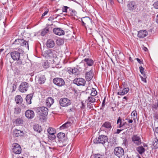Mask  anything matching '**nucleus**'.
I'll return each instance as SVG.
<instances>
[{"label": "nucleus", "instance_id": "nucleus-1", "mask_svg": "<svg viewBox=\"0 0 158 158\" xmlns=\"http://www.w3.org/2000/svg\"><path fill=\"white\" fill-rule=\"evenodd\" d=\"M43 56L45 57L49 60H51L54 62H56L57 58L55 52L49 49L45 51L43 53Z\"/></svg>", "mask_w": 158, "mask_h": 158}, {"label": "nucleus", "instance_id": "nucleus-2", "mask_svg": "<svg viewBox=\"0 0 158 158\" xmlns=\"http://www.w3.org/2000/svg\"><path fill=\"white\" fill-rule=\"evenodd\" d=\"M13 45L15 48H18L21 46L26 49H28L29 46L27 41L23 39H17L15 40L13 44Z\"/></svg>", "mask_w": 158, "mask_h": 158}, {"label": "nucleus", "instance_id": "nucleus-3", "mask_svg": "<svg viewBox=\"0 0 158 158\" xmlns=\"http://www.w3.org/2000/svg\"><path fill=\"white\" fill-rule=\"evenodd\" d=\"M57 137L59 139L60 146L63 147L65 146L67 144V139L65 136V134L63 133L60 132L57 135Z\"/></svg>", "mask_w": 158, "mask_h": 158}, {"label": "nucleus", "instance_id": "nucleus-4", "mask_svg": "<svg viewBox=\"0 0 158 158\" xmlns=\"http://www.w3.org/2000/svg\"><path fill=\"white\" fill-rule=\"evenodd\" d=\"M108 138L105 135H99L97 138L94 139V143L95 144H102L104 145V144L108 142Z\"/></svg>", "mask_w": 158, "mask_h": 158}, {"label": "nucleus", "instance_id": "nucleus-5", "mask_svg": "<svg viewBox=\"0 0 158 158\" xmlns=\"http://www.w3.org/2000/svg\"><path fill=\"white\" fill-rule=\"evenodd\" d=\"M82 25L86 27V25L89 27H91L94 22L88 17H83L81 19Z\"/></svg>", "mask_w": 158, "mask_h": 158}, {"label": "nucleus", "instance_id": "nucleus-6", "mask_svg": "<svg viewBox=\"0 0 158 158\" xmlns=\"http://www.w3.org/2000/svg\"><path fill=\"white\" fill-rule=\"evenodd\" d=\"M18 51H14L10 53V55L12 59L14 60H19L20 57V54L23 51L20 48L18 49Z\"/></svg>", "mask_w": 158, "mask_h": 158}, {"label": "nucleus", "instance_id": "nucleus-7", "mask_svg": "<svg viewBox=\"0 0 158 158\" xmlns=\"http://www.w3.org/2000/svg\"><path fill=\"white\" fill-rule=\"evenodd\" d=\"M114 154L119 158H121L124 155V149L121 147H116L114 149Z\"/></svg>", "mask_w": 158, "mask_h": 158}, {"label": "nucleus", "instance_id": "nucleus-8", "mask_svg": "<svg viewBox=\"0 0 158 158\" xmlns=\"http://www.w3.org/2000/svg\"><path fill=\"white\" fill-rule=\"evenodd\" d=\"M37 111L39 114L44 117L47 115L48 110L46 107L43 106L38 108Z\"/></svg>", "mask_w": 158, "mask_h": 158}, {"label": "nucleus", "instance_id": "nucleus-9", "mask_svg": "<svg viewBox=\"0 0 158 158\" xmlns=\"http://www.w3.org/2000/svg\"><path fill=\"white\" fill-rule=\"evenodd\" d=\"M132 141L136 146H139L142 143L141 137L137 135H134L131 137Z\"/></svg>", "mask_w": 158, "mask_h": 158}, {"label": "nucleus", "instance_id": "nucleus-10", "mask_svg": "<svg viewBox=\"0 0 158 158\" xmlns=\"http://www.w3.org/2000/svg\"><path fill=\"white\" fill-rule=\"evenodd\" d=\"M53 81L55 84L59 87L63 86L65 85L64 80L61 78H55L53 79Z\"/></svg>", "mask_w": 158, "mask_h": 158}, {"label": "nucleus", "instance_id": "nucleus-11", "mask_svg": "<svg viewBox=\"0 0 158 158\" xmlns=\"http://www.w3.org/2000/svg\"><path fill=\"white\" fill-rule=\"evenodd\" d=\"M59 103L63 107H66L71 104V101L67 98H61L59 100Z\"/></svg>", "mask_w": 158, "mask_h": 158}, {"label": "nucleus", "instance_id": "nucleus-12", "mask_svg": "<svg viewBox=\"0 0 158 158\" xmlns=\"http://www.w3.org/2000/svg\"><path fill=\"white\" fill-rule=\"evenodd\" d=\"M12 150L13 152L16 154H20L21 152L22 149L18 143H14L13 144Z\"/></svg>", "mask_w": 158, "mask_h": 158}, {"label": "nucleus", "instance_id": "nucleus-13", "mask_svg": "<svg viewBox=\"0 0 158 158\" xmlns=\"http://www.w3.org/2000/svg\"><path fill=\"white\" fill-rule=\"evenodd\" d=\"M73 82L78 86H84L85 84L86 81L85 80L82 78H77L73 80Z\"/></svg>", "mask_w": 158, "mask_h": 158}, {"label": "nucleus", "instance_id": "nucleus-14", "mask_svg": "<svg viewBox=\"0 0 158 158\" xmlns=\"http://www.w3.org/2000/svg\"><path fill=\"white\" fill-rule=\"evenodd\" d=\"M94 74L93 73L92 69H91L89 72H86L85 74V78L87 81H89L93 78Z\"/></svg>", "mask_w": 158, "mask_h": 158}, {"label": "nucleus", "instance_id": "nucleus-15", "mask_svg": "<svg viewBox=\"0 0 158 158\" xmlns=\"http://www.w3.org/2000/svg\"><path fill=\"white\" fill-rule=\"evenodd\" d=\"M25 114L27 118L30 119L33 118L35 115L34 111L30 110H26L25 112Z\"/></svg>", "mask_w": 158, "mask_h": 158}, {"label": "nucleus", "instance_id": "nucleus-16", "mask_svg": "<svg viewBox=\"0 0 158 158\" xmlns=\"http://www.w3.org/2000/svg\"><path fill=\"white\" fill-rule=\"evenodd\" d=\"M127 6L129 10H135L137 7L136 3L135 1L129 2L127 4Z\"/></svg>", "mask_w": 158, "mask_h": 158}, {"label": "nucleus", "instance_id": "nucleus-17", "mask_svg": "<svg viewBox=\"0 0 158 158\" xmlns=\"http://www.w3.org/2000/svg\"><path fill=\"white\" fill-rule=\"evenodd\" d=\"M54 33L59 35H64V31L60 28H55L53 29Z\"/></svg>", "mask_w": 158, "mask_h": 158}, {"label": "nucleus", "instance_id": "nucleus-18", "mask_svg": "<svg viewBox=\"0 0 158 158\" xmlns=\"http://www.w3.org/2000/svg\"><path fill=\"white\" fill-rule=\"evenodd\" d=\"M148 35L147 31L145 30H141L138 32V36L140 38H143Z\"/></svg>", "mask_w": 158, "mask_h": 158}, {"label": "nucleus", "instance_id": "nucleus-19", "mask_svg": "<svg viewBox=\"0 0 158 158\" xmlns=\"http://www.w3.org/2000/svg\"><path fill=\"white\" fill-rule=\"evenodd\" d=\"M82 61L85 63L88 66H92L94 62L93 60L89 58H85Z\"/></svg>", "mask_w": 158, "mask_h": 158}, {"label": "nucleus", "instance_id": "nucleus-20", "mask_svg": "<svg viewBox=\"0 0 158 158\" xmlns=\"http://www.w3.org/2000/svg\"><path fill=\"white\" fill-rule=\"evenodd\" d=\"M46 105L50 107L54 102V99L50 97H48L46 100Z\"/></svg>", "mask_w": 158, "mask_h": 158}, {"label": "nucleus", "instance_id": "nucleus-21", "mask_svg": "<svg viewBox=\"0 0 158 158\" xmlns=\"http://www.w3.org/2000/svg\"><path fill=\"white\" fill-rule=\"evenodd\" d=\"M29 87V84L27 82H22L19 86V89H27Z\"/></svg>", "mask_w": 158, "mask_h": 158}, {"label": "nucleus", "instance_id": "nucleus-22", "mask_svg": "<svg viewBox=\"0 0 158 158\" xmlns=\"http://www.w3.org/2000/svg\"><path fill=\"white\" fill-rule=\"evenodd\" d=\"M55 45V42L52 40L51 39L48 40L46 44V45L47 47L50 48H53Z\"/></svg>", "mask_w": 158, "mask_h": 158}, {"label": "nucleus", "instance_id": "nucleus-23", "mask_svg": "<svg viewBox=\"0 0 158 158\" xmlns=\"http://www.w3.org/2000/svg\"><path fill=\"white\" fill-rule=\"evenodd\" d=\"M152 148L154 149H156L158 148V139L155 138L154 139L152 144Z\"/></svg>", "mask_w": 158, "mask_h": 158}, {"label": "nucleus", "instance_id": "nucleus-24", "mask_svg": "<svg viewBox=\"0 0 158 158\" xmlns=\"http://www.w3.org/2000/svg\"><path fill=\"white\" fill-rule=\"evenodd\" d=\"M136 150L139 153L140 155H142L143 154L145 151L144 148L142 146L137 147L136 148Z\"/></svg>", "mask_w": 158, "mask_h": 158}, {"label": "nucleus", "instance_id": "nucleus-25", "mask_svg": "<svg viewBox=\"0 0 158 158\" xmlns=\"http://www.w3.org/2000/svg\"><path fill=\"white\" fill-rule=\"evenodd\" d=\"M102 127L106 128L109 130L112 128L111 123L109 122H105L102 125Z\"/></svg>", "mask_w": 158, "mask_h": 158}, {"label": "nucleus", "instance_id": "nucleus-26", "mask_svg": "<svg viewBox=\"0 0 158 158\" xmlns=\"http://www.w3.org/2000/svg\"><path fill=\"white\" fill-rule=\"evenodd\" d=\"M14 134L16 137L22 136L23 135V132L22 131L16 129L14 131Z\"/></svg>", "mask_w": 158, "mask_h": 158}, {"label": "nucleus", "instance_id": "nucleus-27", "mask_svg": "<svg viewBox=\"0 0 158 158\" xmlns=\"http://www.w3.org/2000/svg\"><path fill=\"white\" fill-rule=\"evenodd\" d=\"M32 95L31 94H29L27 95L26 98V102L28 104H31V100L32 98Z\"/></svg>", "mask_w": 158, "mask_h": 158}, {"label": "nucleus", "instance_id": "nucleus-28", "mask_svg": "<svg viewBox=\"0 0 158 158\" xmlns=\"http://www.w3.org/2000/svg\"><path fill=\"white\" fill-rule=\"evenodd\" d=\"M104 155L103 154L98 153L93 154L91 158H104Z\"/></svg>", "mask_w": 158, "mask_h": 158}, {"label": "nucleus", "instance_id": "nucleus-29", "mask_svg": "<svg viewBox=\"0 0 158 158\" xmlns=\"http://www.w3.org/2000/svg\"><path fill=\"white\" fill-rule=\"evenodd\" d=\"M70 122H67L60 127V129L61 130L65 129L71 126Z\"/></svg>", "mask_w": 158, "mask_h": 158}, {"label": "nucleus", "instance_id": "nucleus-30", "mask_svg": "<svg viewBox=\"0 0 158 158\" xmlns=\"http://www.w3.org/2000/svg\"><path fill=\"white\" fill-rule=\"evenodd\" d=\"M96 99L92 96L89 97L86 100L85 102H87V103L89 104H91L92 103L94 102H95Z\"/></svg>", "mask_w": 158, "mask_h": 158}, {"label": "nucleus", "instance_id": "nucleus-31", "mask_svg": "<svg viewBox=\"0 0 158 158\" xmlns=\"http://www.w3.org/2000/svg\"><path fill=\"white\" fill-rule=\"evenodd\" d=\"M46 78L45 76L44 75L41 76L39 78L38 81V83L41 84L44 83Z\"/></svg>", "mask_w": 158, "mask_h": 158}, {"label": "nucleus", "instance_id": "nucleus-32", "mask_svg": "<svg viewBox=\"0 0 158 158\" xmlns=\"http://www.w3.org/2000/svg\"><path fill=\"white\" fill-rule=\"evenodd\" d=\"M33 128L34 131L39 133H40L42 131L41 127H40L38 124L34 125L33 127Z\"/></svg>", "mask_w": 158, "mask_h": 158}, {"label": "nucleus", "instance_id": "nucleus-33", "mask_svg": "<svg viewBox=\"0 0 158 158\" xmlns=\"http://www.w3.org/2000/svg\"><path fill=\"white\" fill-rule=\"evenodd\" d=\"M15 101L17 104L21 103L23 101V99L22 97L19 95H17L15 98Z\"/></svg>", "mask_w": 158, "mask_h": 158}, {"label": "nucleus", "instance_id": "nucleus-34", "mask_svg": "<svg viewBox=\"0 0 158 158\" xmlns=\"http://www.w3.org/2000/svg\"><path fill=\"white\" fill-rule=\"evenodd\" d=\"M49 31V28L48 27H46L42 30L41 33V35L44 36Z\"/></svg>", "mask_w": 158, "mask_h": 158}, {"label": "nucleus", "instance_id": "nucleus-35", "mask_svg": "<svg viewBox=\"0 0 158 158\" xmlns=\"http://www.w3.org/2000/svg\"><path fill=\"white\" fill-rule=\"evenodd\" d=\"M125 89H122L121 90H120L118 91V94L121 95H123L125 94H127L128 90H125Z\"/></svg>", "mask_w": 158, "mask_h": 158}, {"label": "nucleus", "instance_id": "nucleus-36", "mask_svg": "<svg viewBox=\"0 0 158 158\" xmlns=\"http://www.w3.org/2000/svg\"><path fill=\"white\" fill-rule=\"evenodd\" d=\"M48 132L49 134H55L56 132V131L53 128L49 127L48 129Z\"/></svg>", "mask_w": 158, "mask_h": 158}, {"label": "nucleus", "instance_id": "nucleus-37", "mask_svg": "<svg viewBox=\"0 0 158 158\" xmlns=\"http://www.w3.org/2000/svg\"><path fill=\"white\" fill-rule=\"evenodd\" d=\"M56 44L58 45H61L64 43V40L61 39H57L56 41Z\"/></svg>", "mask_w": 158, "mask_h": 158}, {"label": "nucleus", "instance_id": "nucleus-38", "mask_svg": "<svg viewBox=\"0 0 158 158\" xmlns=\"http://www.w3.org/2000/svg\"><path fill=\"white\" fill-rule=\"evenodd\" d=\"M21 111V109L19 107H17L14 109V112L15 114H18L20 113Z\"/></svg>", "mask_w": 158, "mask_h": 158}, {"label": "nucleus", "instance_id": "nucleus-39", "mask_svg": "<svg viewBox=\"0 0 158 158\" xmlns=\"http://www.w3.org/2000/svg\"><path fill=\"white\" fill-rule=\"evenodd\" d=\"M55 134H49L48 135V138L49 139L51 140H53L55 139L56 138V136L55 135Z\"/></svg>", "mask_w": 158, "mask_h": 158}, {"label": "nucleus", "instance_id": "nucleus-40", "mask_svg": "<svg viewBox=\"0 0 158 158\" xmlns=\"http://www.w3.org/2000/svg\"><path fill=\"white\" fill-rule=\"evenodd\" d=\"M79 74V71L78 69L77 68H73V74L75 75H78Z\"/></svg>", "mask_w": 158, "mask_h": 158}, {"label": "nucleus", "instance_id": "nucleus-41", "mask_svg": "<svg viewBox=\"0 0 158 158\" xmlns=\"http://www.w3.org/2000/svg\"><path fill=\"white\" fill-rule=\"evenodd\" d=\"M23 122V120L20 118H17L15 121L16 124L17 125H19L22 124Z\"/></svg>", "mask_w": 158, "mask_h": 158}, {"label": "nucleus", "instance_id": "nucleus-42", "mask_svg": "<svg viewBox=\"0 0 158 158\" xmlns=\"http://www.w3.org/2000/svg\"><path fill=\"white\" fill-rule=\"evenodd\" d=\"M49 64L47 60L45 61L43 64L44 67L46 69L49 67Z\"/></svg>", "mask_w": 158, "mask_h": 158}, {"label": "nucleus", "instance_id": "nucleus-43", "mask_svg": "<svg viewBox=\"0 0 158 158\" xmlns=\"http://www.w3.org/2000/svg\"><path fill=\"white\" fill-rule=\"evenodd\" d=\"M94 90H93L91 93L90 95L92 96H96L97 94V92L96 90V89H94Z\"/></svg>", "mask_w": 158, "mask_h": 158}, {"label": "nucleus", "instance_id": "nucleus-44", "mask_svg": "<svg viewBox=\"0 0 158 158\" xmlns=\"http://www.w3.org/2000/svg\"><path fill=\"white\" fill-rule=\"evenodd\" d=\"M131 116H132L134 117L133 118L134 119H135L136 118H137V113L136 111H133L131 113Z\"/></svg>", "mask_w": 158, "mask_h": 158}, {"label": "nucleus", "instance_id": "nucleus-45", "mask_svg": "<svg viewBox=\"0 0 158 158\" xmlns=\"http://www.w3.org/2000/svg\"><path fill=\"white\" fill-rule=\"evenodd\" d=\"M141 77L142 79V80L144 82H146V78H147V76L145 74H144V75H143V76H141Z\"/></svg>", "mask_w": 158, "mask_h": 158}, {"label": "nucleus", "instance_id": "nucleus-46", "mask_svg": "<svg viewBox=\"0 0 158 158\" xmlns=\"http://www.w3.org/2000/svg\"><path fill=\"white\" fill-rule=\"evenodd\" d=\"M68 9H70V8L69 7H68L67 6H64L62 8V12H67V10Z\"/></svg>", "mask_w": 158, "mask_h": 158}, {"label": "nucleus", "instance_id": "nucleus-47", "mask_svg": "<svg viewBox=\"0 0 158 158\" xmlns=\"http://www.w3.org/2000/svg\"><path fill=\"white\" fill-rule=\"evenodd\" d=\"M67 71L70 74H73V68H68L67 69Z\"/></svg>", "mask_w": 158, "mask_h": 158}, {"label": "nucleus", "instance_id": "nucleus-48", "mask_svg": "<svg viewBox=\"0 0 158 158\" xmlns=\"http://www.w3.org/2000/svg\"><path fill=\"white\" fill-rule=\"evenodd\" d=\"M139 69L140 71V73H142V74L143 75H144V74L145 73H144V70L142 66H140L139 67Z\"/></svg>", "mask_w": 158, "mask_h": 158}, {"label": "nucleus", "instance_id": "nucleus-49", "mask_svg": "<svg viewBox=\"0 0 158 158\" xmlns=\"http://www.w3.org/2000/svg\"><path fill=\"white\" fill-rule=\"evenodd\" d=\"M152 108L156 110L158 107V102L153 104L152 106Z\"/></svg>", "mask_w": 158, "mask_h": 158}, {"label": "nucleus", "instance_id": "nucleus-50", "mask_svg": "<svg viewBox=\"0 0 158 158\" xmlns=\"http://www.w3.org/2000/svg\"><path fill=\"white\" fill-rule=\"evenodd\" d=\"M154 7L156 9H158V1L155 2L153 4Z\"/></svg>", "mask_w": 158, "mask_h": 158}, {"label": "nucleus", "instance_id": "nucleus-51", "mask_svg": "<svg viewBox=\"0 0 158 158\" xmlns=\"http://www.w3.org/2000/svg\"><path fill=\"white\" fill-rule=\"evenodd\" d=\"M70 11L71 12H70V14H71V15H72V16H74V15H75V14H76V12L75 11H74V10L73 11L72 10H70Z\"/></svg>", "mask_w": 158, "mask_h": 158}, {"label": "nucleus", "instance_id": "nucleus-52", "mask_svg": "<svg viewBox=\"0 0 158 158\" xmlns=\"http://www.w3.org/2000/svg\"><path fill=\"white\" fill-rule=\"evenodd\" d=\"M49 11L48 9H47L46 10L43 14L42 15V17H44L47 15Z\"/></svg>", "mask_w": 158, "mask_h": 158}, {"label": "nucleus", "instance_id": "nucleus-53", "mask_svg": "<svg viewBox=\"0 0 158 158\" xmlns=\"http://www.w3.org/2000/svg\"><path fill=\"white\" fill-rule=\"evenodd\" d=\"M121 123V118L120 117H119L118 118V119L117 120V124H118L119 123Z\"/></svg>", "mask_w": 158, "mask_h": 158}, {"label": "nucleus", "instance_id": "nucleus-54", "mask_svg": "<svg viewBox=\"0 0 158 158\" xmlns=\"http://www.w3.org/2000/svg\"><path fill=\"white\" fill-rule=\"evenodd\" d=\"M17 84L14 83L13 85V89H16L17 88Z\"/></svg>", "mask_w": 158, "mask_h": 158}, {"label": "nucleus", "instance_id": "nucleus-55", "mask_svg": "<svg viewBox=\"0 0 158 158\" xmlns=\"http://www.w3.org/2000/svg\"><path fill=\"white\" fill-rule=\"evenodd\" d=\"M106 98V97H105L104 98V99H103V101L102 104V106H105V102Z\"/></svg>", "mask_w": 158, "mask_h": 158}, {"label": "nucleus", "instance_id": "nucleus-56", "mask_svg": "<svg viewBox=\"0 0 158 158\" xmlns=\"http://www.w3.org/2000/svg\"><path fill=\"white\" fill-rule=\"evenodd\" d=\"M143 50H144V51L145 52H147L148 51V48L144 46H143Z\"/></svg>", "mask_w": 158, "mask_h": 158}, {"label": "nucleus", "instance_id": "nucleus-57", "mask_svg": "<svg viewBox=\"0 0 158 158\" xmlns=\"http://www.w3.org/2000/svg\"><path fill=\"white\" fill-rule=\"evenodd\" d=\"M136 60L139 64H142L143 63L140 60V59H139L138 58H136Z\"/></svg>", "mask_w": 158, "mask_h": 158}, {"label": "nucleus", "instance_id": "nucleus-58", "mask_svg": "<svg viewBox=\"0 0 158 158\" xmlns=\"http://www.w3.org/2000/svg\"><path fill=\"white\" fill-rule=\"evenodd\" d=\"M122 131V130L118 129L117 130V131L116 133L117 134H119Z\"/></svg>", "mask_w": 158, "mask_h": 158}, {"label": "nucleus", "instance_id": "nucleus-59", "mask_svg": "<svg viewBox=\"0 0 158 158\" xmlns=\"http://www.w3.org/2000/svg\"><path fill=\"white\" fill-rule=\"evenodd\" d=\"M155 131L156 133H158V127L155 128Z\"/></svg>", "mask_w": 158, "mask_h": 158}, {"label": "nucleus", "instance_id": "nucleus-60", "mask_svg": "<svg viewBox=\"0 0 158 158\" xmlns=\"http://www.w3.org/2000/svg\"><path fill=\"white\" fill-rule=\"evenodd\" d=\"M27 89H20V91L21 92H24L27 91Z\"/></svg>", "mask_w": 158, "mask_h": 158}, {"label": "nucleus", "instance_id": "nucleus-61", "mask_svg": "<svg viewBox=\"0 0 158 158\" xmlns=\"http://www.w3.org/2000/svg\"><path fill=\"white\" fill-rule=\"evenodd\" d=\"M109 1L111 4L112 5L114 4L113 0H109Z\"/></svg>", "mask_w": 158, "mask_h": 158}, {"label": "nucleus", "instance_id": "nucleus-62", "mask_svg": "<svg viewBox=\"0 0 158 158\" xmlns=\"http://www.w3.org/2000/svg\"><path fill=\"white\" fill-rule=\"evenodd\" d=\"M156 22L158 23V15H157L156 17Z\"/></svg>", "mask_w": 158, "mask_h": 158}, {"label": "nucleus", "instance_id": "nucleus-63", "mask_svg": "<svg viewBox=\"0 0 158 158\" xmlns=\"http://www.w3.org/2000/svg\"><path fill=\"white\" fill-rule=\"evenodd\" d=\"M117 1L119 2L120 3H122L123 2V0H117Z\"/></svg>", "mask_w": 158, "mask_h": 158}, {"label": "nucleus", "instance_id": "nucleus-64", "mask_svg": "<svg viewBox=\"0 0 158 158\" xmlns=\"http://www.w3.org/2000/svg\"><path fill=\"white\" fill-rule=\"evenodd\" d=\"M128 122L129 123H132L133 122V120L132 119H129L128 120Z\"/></svg>", "mask_w": 158, "mask_h": 158}]
</instances>
